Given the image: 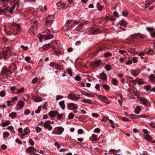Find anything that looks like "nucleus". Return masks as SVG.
<instances>
[{
  "label": "nucleus",
  "mask_w": 155,
  "mask_h": 155,
  "mask_svg": "<svg viewBox=\"0 0 155 155\" xmlns=\"http://www.w3.org/2000/svg\"><path fill=\"white\" fill-rule=\"evenodd\" d=\"M74 25V21L73 20L67 21L64 26L63 27V30L65 31H68L70 30Z\"/></svg>",
  "instance_id": "1"
},
{
  "label": "nucleus",
  "mask_w": 155,
  "mask_h": 155,
  "mask_svg": "<svg viewBox=\"0 0 155 155\" xmlns=\"http://www.w3.org/2000/svg\"><path fill=\"white\" fill-rule=\"evenodd\" d=\"M64 130V128L61 127H57L54 129L52 133L57 135H60L62 134Z\"/></svg>",
  "instance_id": "2"
},
{
  "label": "nucleus",
  "mask_w": 155,
  "mask_h": 155,
  "mask_svg": "<svg viewBox=\"0 0 155 155\" xmlns=\"http://www.w3.org/2000/svg\"><path fill=\"white\" fill-rule=\"evenodd\" d=\"M10 50V48L8 47H4L3 48V53L2 55L5 59L9 56V54L8 53V52Z\"/></svg>",
  "instance_id": "3"
},
{
  "label": "nucleus",
  "mask_w": 155,
  "mask_h": 155,
  "mask_svg": "<svg viewBox=\"0 0 155 155\" xmlns=\"http://www.w3.org/2000/svg\"><path fill=\"white\" fill-rule=\"evenodd\" d=\"M11 74V72L9 70H7L5 68H2L1 74L2 75L3 77L10 75Z\"/></svg>",
  "instance_id": "4"
},
{
  "label": "nucleus",
  "mask_w": 155,
  "mask_h": 155,
  "mask_svg": "<svg viewBox=\"0 0 155 155\" xmlns=\"http://www.w3.org/2000/svg\"><path fill=\"white\" fill-rule=\"evenodd\" d=\"M25 103L22 100H20L18 101L17 104L16 106V110H19L22 108L24 105Z\"/></svg>",
  "instance_id": "5"
},
{
  "label": "nucleus",
  "mask_w": 155,
  "mask_h": 155,
  "mask_svg": "<svg viewBox=\"0 0 155 155\" xmlns=\"http://www.w3.org/2000/svg\"><path fill=\"white\" fill-rule=\"evenodd\" d=\"M12 26L13 28L14 29H16V31L17 32H19L21 29L20 25L16 23L12 24Z\"/></svg>",
  "instance_id": "6"
},
{
  "label": "nucleus",
  "mask_w": 155,
  "mask_h": 155,
  "mask_svg": "<svg viewBox=\"0 0 155 155\" xmlns=\"http://www.w3.org/2000/svg\"><path fill=\"white\" fill-rule=\"evenodd\" d=\"M54 17L52 15H50L47 17L45 23L50 24L53 21Z\"/></svg>",
  "instance_id": "7"
},
{
  "label": "nucleus",
  "mask_w": 155,
  "mask_h": 155,
  "mask_svg": "<svg viewBox=\"0 0 155 155\" xmlns=\"http://www.w3.org/2000/svg\"><path fill=\"white\" fill-rule=\"evenodd\" d=\"M139 36V38H143L144 37L143 36L140 34H133L130 37V38L131 39H135L138 38V37Z\"/></svg>",
  "instance_id": "8"
},
{
  "label": "nucleus",
  "mask_w": 155,
  "mask_h": 155,
  "mask_svg": "<svg viewBox=\"0 0 155 155\" xmlns=\"http://www.w3.org/2000/svg\"><path fill=\"white\" fill-rule=\"evenodd\" d=\"M99 97L100 99L102 100V101L104 102L107 104L110 103L109 101L105 96H103L102 95H101L99 96Z\"/></svg>",
  "instance_id": "9"
},
{
  "label": "nucleus",
  "mask_w": 155,
  "mask_h": 155,
  "mask_svg": "<svg viewBox=\"0 0 155 155\" xmlns=\"http://www.w3.org/2000/svg\"><path fill=\"white\" fill-rule=\"evenodd\" d=\"M68 97L70 99L74 101H76L77 100L79 99L78 97H76L75 95L73 93H71L69 94Z\"/></svg>",
  "instance_id": "10"
},
{
  "label": "nucleus",
  "mask_w": 155,
  "mask_h": 155,
  "mask_svg": "<svg viewBox=\"0 0 155 155\" xmlns=\"http://www.w3.org/2000/svg\"><path fill=\"white\" fill-rule=\"evenodd\" d=\"M16 1L15 2V5L13 6L10 9L9 12L11 13L12 14L13 13V10L15 8V5H17L19 4V0H14V1L15 2V1Z\"/></svg>",
  "instance_id": "11"
},
{
  "label": "nucleus",
  "mask_w": 155,
  "mask_h": 155,
  "mask_svg": "<svg viewBox=\"0 0 155 155\" xmlns=\"http://www.w3.org/2000/svg\"><path fill=\"white\" fill-rule=\"evenodd\" d=\"M58 113L57 111H51L48 113L49 116L51 117H54L55 115Z\"/></svg>",
  "instance_id": "12"
},
{
  "label": "nucleus",
  "mask_w": 155,
  "mask_h": 155,
  "mask_svg": "<svg viewBox=\"0 0 155 155\" xmlns=\"http://www.w3.org/2000/svg\"><path fill=\"white\" fill-rule=\"evenodd\" d=\"M101 60L100 59L94 61L92 63V65L93 66H98L100 64Z\"/></svg>",
  "instance_id": "13"
},
{
  "label": "nucleus",
  "mask_w": 155,
  "mask_h": 155,
  "mask_svg": "<svg viewBox=\"0 0 155 155\" xmlns=\"http://www.w3.org/2000/svg\"><path fill=\"white\" fill-rule=\"evenodd\" d=\"M154 1L153 0H147L146 2V5L145 6V8H147Z\"/></svg>",
  "instance_id": "14"
},
{
  "label": "nucleus",
  "mask_w": 155,
  "mask_h": 155,
  "mask_svg": "<svg viewBox=\"0 0 155 155\" xmlns=\"http://www.w3.org/2000/svg\"><path fill=\"white\" fill-rule=\"evenodd\" d=\"M97 135L93 134L92 136L91 140L92 141H97L99 140V139L97 138Z\"/></svg>",
  "instance_id": "15"
},
{
  "label": "nucleus",
  "mask_w": 155,
  "mask_h": 155,
  "mask_svg": "<svg viewBox=\"0 0 155 155\" xmlns=\"http://www.w3.org/2000/svg\"><path fill=\"white\" fill-rule=\"evenodd\" d=\"M43 126L45 128H48L49 130H51L52 129V126L46 122L44 123Z\"/></svg>",
  "instance_id": "16"
},
{
  "label": "nucleus",
  "mask_w": 155,
  "mask_h": 155,
  "mask_svg": "<svg viewBox=\"0 0 155 155\" xmlns=\"http://www.w3.org/2000/svg\"><path fill=\"white\" fill-rule=\"evenodd\" d=\"M150 80L151 82L155 84V76L153 74H150Z\"/></svg>",
  "instance_id": "17"
},
{
  "label": "nucleus",
  "mask_w": 155,
  "mask_h": 155,
  "mask_svg": "<svg viewBox=\"0 0 155 155\" xmlns=\"http://www.w3.org/2000/svg\"><path fill=\"white\" fill-rule=\"evenodd\" d=\"M141 101L143 103V104L146 106H147L148 105L149 102L148 100L144 98H143L141 99Z\"/></svg>",
  "instance_id": "18"
},
{
  "label": "nucleus",
  "mask_w": 155,
  "mask_h": 155,
  "mask_svg": "<svg viewBox=\"0 0 155 155\" xmlns=\"http://www.w3.org/2000/svg\"><path fill=\"white\" fill-rule=\"evenodd\" d=\"M36 150V149H35L33 147H30L27 148V150H26V152H31L35 151Z\"/></svg>",
  "instance_id": "19"
},
{
  "label": "nucleus",
  "mask_w": 155,
  "mask_h": 155,
  "mask_svg": "<svg viewBox=\"0 0 155 155\" xmlns=\"http://www.w3.org/2000/svg\"><path fill=\"white\" fill-rule=\"evenodd\" d=\"M130 72L132 75L134 77H136L139 74L137 71L135 70H131Z\"/></svg>",
  "instance_id": "20"
},
{
  "label": "nucleus",
  "mask_w": 155,
  "mask_h": 155,
  "mask_svg": "<svg viewBox=\"0 0 155 155\" xmlns=\"http://www.w3.org/2000/svg\"><path fill=\"white\" fill-rule=\"evenodd\" d=\"M59 105L62 109L64 110L65 109V105L64 104V101H62L59 103Z\"/></svg>",
  "instance_id": "21"
},
{
  "label": "nucleus",
  "mask_w": 155,
  "mask_h": 155,
  "mask_svg": "<svg viewBox=\"0 0 155 155\" xmlns=\"http://www.w3.org/2000/svg\"><path fill=\"white\" fill-rule=\"evenodd\" d=\"M120 25L123 26H126L127 24V22L126 21H125L124 20H122L120 21Z\"/></svg>",
  "instance_id": "22"
},
{
  "label": "nucleus",
  "mask_w": 155,
  "mask_h": 155,
  "mask_svg": "<svg viewBox=\"0 0 155 155\" xmlns=\"http://www.w3.org/2000/svg\"><path fill=\"white\" fill-rule=\"evenodd\" d=\"M141 110V107L139 106H137L134 111V112L135 114H138L140 113Z\"/></svg>",
  "instance_id": "23"
},
{
  "label": "nucleus",
  "mask_w": 155,
  "mask_h": 155,
  "mask_svg": "<svg viewBox=\"0 0 155 155\" xmlns=\"http://www.w3.org/2000/svg\"><path fill=\"white\" fill-rule=\"evenodd\" d=\"M51 47L52 48L53 51L56 54H59L61 52L60 50L59 49L55 47H53V46H51Z\"/></svg>",
  "instance_id": "24"
},
{
  "label": "nucleus",
  "mask_w": 155,
  "mask_h": 155,
  "mask_svg": "<svg viewBox=\"0 0 155 155\" xmlns=\"http://www.w3.org/2000/svg\"><path fill=\"white\" fill-rule=\"evenodd\" d=\"M68 107L69 109L70 108H73L74 109H76V106L75 105L72 103H69L68 105Z\"/></svg>",
  "instance_id": "25"
},
{
  "label": "nucleus",
  "mask_w": 155,
  "mask_h": 155,
  "mask_svg": "<svg viewBox=\"0 0 155 155\" xmlns=\"http://www.w3.org/2000/svg\"><path fill=\"white\" fill-rule=\"evenodd\" d=\"M129 117L132 118L137 119L139 118V116L131 114L129 115Z\"/></svg>",
  "instance_id": "26"
},
{
  "label": "nucleus",
  "mask_w": 155,
  "mask_h": 155,
  "mask_svg": "<svg viewBox=\"0 0 155 155\" xmlns=\"http://www.w3.org/2000/svg\"><path fill=\"white\" fill-rule=\"evenodd\" d=\"M100 78L104 80H106L107 79V76L106 74L102 73L100 76Z\"/></svg>",
  "instance_id": "27"
},
{
  "label": "nucleus",
  "mask_w": 155,
  "mask_h": 155,
  "mask_svg": "<svg viewBox=\"0 0 155 155\" xmlns=\"http://www.w3.org/2000/svg\"><path fill=\"white\" fill-rule=\"evenodd\" d=\"M81 101L84 102V103H87L89 104H91V100L88 99H85L84 98L83 100Z\"/></svg>",
  "instance_id": "28"
},
{
  "label": "nucleus",
  "mask_w": 155,
  "mask_h": 155,
  "mask_svg": "<svg viewBox=\"0 0 155 155\" xmlns=\"http://www.w3.org/2000/svg\"><path fill=\"white\" fill-rule=\"evenodd\" d=\"M112 84L115 85H117L118 83V81L116 78H113L112 80Z\"/></svg>",
  "instance_id": "29"
},
{
  "label": "nucleus",
  "mask_w": 155,
  "mask_h": 155,
  "mask_svg": "<svg viewBox=\"0 0 155 155\" xmlns=\"http://www.w3.org/2000/svg\"><path fill=\"white\" fill-rule=\"evenodd\" d=\"M58 118L60 120L61 119H64L65 118V116L63 114H61L58 115L57 116Z\"/></svg>",
  "instance_id": "30"
},
{
  "label": "nucleus",
  "mask_w": 155,
  "mask_h": 155,
  "mask_svg": "<svg viewBox=\"0 0 155 155\" xmlns=\"http://www.w3.org/2000/svg\"><path fill=\"white\" fill-rule=\"evenodd\" d=\"M65 5V4L64 3H62L61 2H59L57 3V6L58 8H60V7L58 8V7H61V8L62 7L63 5Z\"/></svg>",
  "instance_id": "31"
},
{
  "label": "nucleus",
  "mask_w": 155,
  "mask_h": 155,
  "mask_svg": "<svg viewBox=\"0 0 155 155\" xmlns=\"http://www.w3.org/2000/svg\"><path fill=\"white\" fill-rule=\"evenodd\" d=\"M10 123L9 120L7 121L6 122H4L2 124V126L3 127H5L8 125Z\"/></svg>",
  "instance_id": "32"
},
{
  "label": "nucleus",
  "mask_w": 155,
  "mask_h": 155,
  "mask_svg": "<svg viewBox=\"0 0 155 155\" xmlns=\"http://www.w3.org/2000/svg\"><path fill=\"white\" fill-rule=\"evenodd\" d=\"M17 115V114L16 113L13 112L11 113L9 115V116L12 117V118H15Z\"/></svg>",
  "instance_id": "33"
},
{
  "label": "nucleus",
  "mask_w": 155,
  "mask_h": 155,
  "mask_svg": "<svg viewBox=\"0 0 155 155\" xmlns=\"http://www.w3.org/2000/svg\"><path fill=\"white\" fill-rule=\"evenodd\" d=\"M24 88L23 87H22L20 88V89H18L17 88V92L16 94H18L20 93H21L22 92L24 91Z\"/></svg>",
  "instance_id": "34"
},
{
  "label": "nucleus",
  "mask_w": 155,
  "mask_h": 155,
  "mask_svg": "<svg viewBox=\"0 0 155 155\" xmlns=\"http://www.w3.org/2000/svg\"><path fill=\"white\" fill-rule=\"evenodd\" d=\"M35 101L37 102H39L42 101V99L39 97H36L35 98Z\"/></svg>",
  "instance_id": "35"
},
{
  "label": "nucleus",
  "mask_w": 155,
  "mask_h": 155,
  "mask_svg": "<svg viewBox=\"0 0 155 155\" xmlns=\"http://www.w3.org/2000/svg\"><path fill=\"white\" fill-rule=\"evenodd\" d=\"M51 45V43H49L48 44H45V45H43V46H42V48L44 49L48 48Z\"/></svg>",
  "instance_id": "36"
},
{
  "label": "nucleus",
  "mask_w": 155,
  "mask_h": 155,
  "mask_svg": "<svg viewBox=\"0 0 155 155\" xmlns=\"http://www.w3.org/2000/svg\"><path fill=\"white\" fill-rule=\"evenodd\" d=\"M102 87L106 91H107L109 90L110 89L109 86L105 84L103 85Z\"/></svg>",
  "instance_id": "37"
},
{
  "label": "nucleus",
  "mask_w": 155,
  "mask_h": 155,
  "mask_svg": "<svg viewBox=\"0 0 155 155\" xmlns=\"http://www.w3.org/2000/svg\"><path fill=\"white\" fill-rule=\"evenodd\" d=\"M97 7L98 10L99 11H101L102 8V6L100 5L99 3H97Z\"/></svg>",
  "instance_id": "38"
},
{
  "label": "nucleus",
  "mask_w": 155,
  "mask_h": 155,
  "mask_svg": "<svg viewBox=\"0 0 155 155\" xmlns=\"http://www.w3.org/2000/svg\"><path fill=\"white\" fill-rule=\"evenodd\" d=\"M9 134L8 132H5L3 133V137L4 138H5L6 137H8L9 136Z\"/></svg>",
  "instance_id": "39"
},
{
  "label": "nucleus",
  "mask_w": 155,
  "mask_h": 155,
  "mask_svg": "<svg viewBox=\"0 0 155 155\" xmlns=\"http://www.w3.org/2000/svg\"><path fill=\"white\" fill-rule=\"evenodd\" d=\"M104 55L106 57L110 56L112 55V54L110 52L107 51L104 54Z\"/></svg>",
  "instance_id": "40"
},
{
  "label": "nucleus",
  "mask_w": 155,
  "mask_h": 155,
  "mask_svg": "<svg viewBox=\"0 0 155 155\" xmlns=\"http://www.w3.org/2000/svg\"><path fill=\"white\" fill-rule=\"evenodd\" d=\"M145 139L146 140L150 141L151 139V138L150 136L149 135H147L145 136Z\"/></svg>",
  "instance_id": "41"
},
{
  "label": "nucleus",
  "mask_w": 155,
  "mask_h": 155,
  "mask_svg": "<svg viewBox=\"0 0 155 155\" xmlns=\"http://www.w3.org/2000/svg\"><path fill=\"white\" fill-rule=\"evenodd\" d=\"M67 71L68 72V74H69V75H70L71 76H72V71L71 69V68H69L67 70Z\"/></svg>",
  "instance_id": "42"
},
{
  "label": "nucleus",
  "mask_w": 155,
  "mask_h": 155,
  "mask_svg": "<svg viewBox=\"0 0 155 155\" xmlns=\"http://www.w3.org/2000/svg\"><path fill=\"white\" fill-rule=\"evenodd\" d=\"M6 94V92L4 91H2L0 92V95L2 97H4Z\"/></svg>",
  "instance_id": "43"
},
{
  "label": "nucleus",
  "mask_w": 155,
  "mask_h": 155,
  "mask_svg": "<svg viewBox=\"0 0 155 155\" xmlns=\"http://www.w3.org/2000/svg\"><path fill=\"white\" fill-rule=\"evenodd\" d=\"M24 131L25 134H28L30 132L29 128L28 127H26L25 128Z\"/></svg>",
  "instance_id": "44"
},
{
  "label": "nucleus",
  "mask_w": 155,
  "mask_h": 155,
  "mask_svg": "<svg viewBox=\"0 0 155 155\" xmlns=\"http://www.w3.org/2000/svg\"><path fill=\"white\" fill-rule=\"evenodd\" d=\"M105 68L107 71H109L111 69V67L110 65H107L105 66Z\"/></svg>",
  "instance_id": "45"
},
{
  "label": "nucleus",
  "mask_w": 155,
  "mask_h": 155,
  "mask_svg": "<svg viewBox=\"0 0 155 155\" xmlns=\"http://www.w3.org/2000/svg\"><path fill=\"white\" fill-rule=\"evenodd\" d=\"M74 114L72 113H70L68 116V118L71 119H72L74 117Z\"/></svg>",
  "instance_id": "46"
},
{
  "label": "nucleus",
  "mask_w": 155,
  "mask_h": 155,
  "mask_svg": "<svg viewBox=\"0 0 155 155\" xmlns=\"http://www.w3.org/2000/svg\"><path fill=\"white\" fill-rule=\"evenodd\" d=\"M53 36L51 35H48L46 37V40H49L52 38Z\"/></svg>",
  "instance_id": "47"
},
{
  "label": "nucleus",
  "mask_w": 155,
  "mask_h": 155,
  "mask_svg": "<svg viewBox=\"0 0 155 155\" xmlns=\"http://www.w3.org/2000/svg\"><path fill=\"white\" fill-rule=\"evenodd\" d=\"M75 79L77 81H80L81 80V77L79 75H76L75 78Z\"/></svg>",
  "instance_id": "48"
},
{
  "label": "nucleus",
  "mask_w": 155,
  "mask_h": 155,
  "mask_svg": "<svg viewBox=\"0 0 155 155\" xmlns=\"http://www.w3.org/2000/svg\"><path fill=\"white\" fill-rule=\"evenodd\" d=\"M38 80V78L36 77L34 78L33 79V80L32 81V82L33 84H35L36 83L37 81Z\"/></svg>",
  "instance_id": "49"
},
{
  "label": "nucleus",
  "mask_w": 155,
  "mask_h": 155,
  "mask_svg": "<svg viewBox=\"0 0 155 155\" xmlns=\"http://www.w3.org/2000/svg\"><path fill=\"white\" fill-rule=\"evenodd\" d=\"M144 88L146 90H149L151 88V86L150 85H146L144 87Z\"/></svg>",
  "instance_id": "50"
},
{
  "label": "nucleus",
  "mask_w": 155,
  "mask_h": 155,
  "mask_svg": "<svg viewBox=\"0 0 155 155\" xmlns=\"http://www.w3.org/2000/svg\"><path fill=\"white\" fill-rule=\"evenodd\" d=\"M132 61L134 63H136L138 61L137 57H133L132 58Z\"/></svg>",
  "instance_id": "51"
},
{
  "label": "nucleus",
  "mask_w": 155,
  "mask_h": 155,
  "mask_svg": "<svg viewBox=\"0 0 155 155\" xmlns=\"http://www.w3.org/2000/svg\"><path fill=\"white\" fill-rule=\"evenodd\" d=\"M15 142L17 143L20 144H22V142L21 140H20L18 138H17L15 140Z\"/></svg>",
  "instance_id": "52"
},
{
  "label": "nucleus",
  "mask_w": 155,
  "mask_h": 155,
  "mask_svg": "<svg viewBox=\"0 0 155 155\" xmlns=\"http://www.w3.org/2000/svg\"><path fill=\"white\" fill-rule=\"evenodd\" d=\"M31 59V58L28 56H26L25 58V60L27 62L30 63L29 61Z\"/></svg>",
  "instance_id": "53"
},
{
  "label": "nucleus",
  "mask_w": 155,
  "mask_h": 155,
  "mask_svg": "<svg viewBox=\"0 0 155 155\" xmlns=\"http://www.w3.org/2000/svg\"><path fill=\"white\" fill-rule=\"evenodd\" d=\"M55 68L56 69L60 70L61 69V67L59 65H58L56 64L55 66Z\"/></svg>",
  "instance_id": "54"
},
{
  "label": "nucleus",
  "mask_w": 155,
  "mask_h": 155,
  "mask_svg": "<svg viewBox=\"0 0 155 155\" xmlns=\"http://www.w3.org/2000/svg\"><path fill=\"white\" fill-rule=\"evenodd\" d=\"M100 129L99 128L97 127L94 129V131L95 133H99L100 132Z\"/></svg>",
  "instance_id": "55"
},
{
  "label": "nucleus",
  "mask_w": 155,
  "mask_h": 155,
  "mask_svg": "<svg viewBox=\"0 0 155 155\" xmlns=\"http://www.w3.org/2000/svg\"><path fill=\"white\" fill-rule=\"evenodd\" d=\"M21 48L25 50H27L28 49V47L27 46H24L22 45L21 46Z\"/></svg>",
  "instance_id": "56"
},
{
  "label": "nucleus",
  "mask_w": 155,
  "mask_h": 155,
  "mask_svg": "<svg viewBox=\"0 0 155 155\" xmlns=\"http://www.w3.org/2000/svg\"><path fill=\"white\" fill-rule=\"evenodd\" d=\"M63 97V96L61 95H57L56 96V99L57 100H59L60 99L62 98Z\"/></svg>",
  "instance_id": "57"
},
{
  "label": "nucleus",
  "mask_w": 155,
  "mask_h": 155,
  "mask_svg": "<svg viewBox=\"0 0 155 155\" xmlns=\"http://www.w3.org/2000/svg\"><path fill=\"white\" fill-rule=\"evenodd\" d=\"M29 142L31 145L33 146L34 145V143L31 139L29 140Z\"/></svg>",
  "instance_id": "58"
},
{
  "label": "nucleus",
  "mask_w": 155,
  "mask_h": 155,
  "mask_svg": "<svg viewBox=\"0 0 155 155\" xmlns=\"http://www.w3.org/2000/svg\"><path fill=\"white\" fill-rule=\"evenodd\" d=\"M1 148L2 150H5L7 148V146L4 144H3L1 145Z\"/></svg>",
  "instance_id": "59"
},
{
  "label": "nucleus",
  "mask_w": 155,
  "mask_h": 155,
  "mask_svg": "<svg viewBox=\"0 0 155 155\" xmlns=\"http://www.w3.org/2000/svg\"><path fill=\"white\" fill-rule=\"evenodd\" d=\"M121 119L122 120H123L124 121H130V120H129L127 118H126V117H122L121 118Z\"/></svg>",
  "instance_id": "60"
},
{
  "label": "nucleus",
  "mask_w": 155,
  "mask_h": 155,
  "mask_svg": "<svg viewBox=\"0 0 155 155\" xmlns=\"http://www.w3.org/2000/svg\"><path fill=\"white\" fill-rule=\"evenodd\" d=\"M10 89L11 91H15V90L17 89V88L15 86H13L10 87Z\"/></svg>",
  "instance_id": "61"
},
{
  "label": "nucleus",
  "mask_w": 155,
  "mask_h": 155,
  "mask_svg": "<svg viewBox=\"0 0 155 155\" xmlns=\"http://www.w3.org/2000/svg\"><path fill=\"white\" fill-rule=\"evenodd\" d=\"M35 129L37 132H39L41 130V128L39 127H36Z\"/></svg>",
  "instance_id": "62"
},
{
  "label": "nucleus",
  "mask_w": 155,
  "mask_h": 155,
  "mask_svg": "<svg viewBox=\"0 0 155 155\" xmlns=\"http://www.w3.org/2000/svg\"><path fill=\"white\" fill-rule=\"evenodd\" d=\"M132 63V61L131 60H129L127 62H126L125 63V64L127 65H128L129 64H131Z\"/></svg>",
  "instance_id": "63"
},
{
  "label": "nucleus",
  "mask_w": 155,
  "mask_h": 155,
  "mask_svg": "<svg viewBox=\"0 0 155 155\" xmlns=\"http://www.w3.org/2000/svg\"><path fill=\"white\" fill-rule=\"evenodd\" d=\"M150 35L151 37H155V31L154 32L153 31H151L150 32Z\"/></svg>",
  "instance_id": "64"
}]
</instances>
